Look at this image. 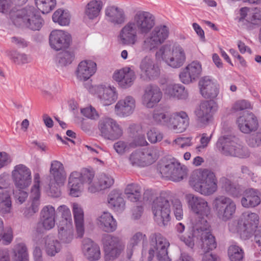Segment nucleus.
Wrapping results in <instances>:
<instances>
[{
    "label": "nucleus",
    "mask_w": 261,
    "mask_h": 261,
    "mask_svg": "<svg viewBox=\"0 0 261 261\" xmlns=\"http://www.w3.org/2000/svg\"><path fill=\"white\" fill-rule=\"evenodd\" d=\"M102 241L105 261L113 260L117 258L124 248L121 239L116 236L106 234L103 235Z\"/></svg>",
    "instance_id": "obj_13"
},
{
    "label": "nucleus",
    "mask_w": 261,
    "mask_h": 261,
    "mask_svg": "<svg viewBox=\"0 0 261 261\" xmlns=\"http://www.w3.org/2000/svg\"><path fill=\"white\" fill-rule=\"evenodd\" d=\"M49 171L56 184L59 186L63 185L65 176L64 168L62 163L57 160L52 161Z\"/></svg>",
    "instance_id": "obj_39"
},
{
    "label": "nucleus",
    "mask_w": 261,
    "mask_h": 261,
    "mask_svg": "<svg viewBox=\"0 0 261 261\" xmlns=\"http://www.w3.org/2000/svg\"><path fill=\"white\" fill-rule=\"evenodd\" d=\"M132 22H134L138 33L141 35L149 33L155 24L153 16L149 12L143 11H138Z\"/></svg>",
    "instance_id": "obj_15"
},
{
    "label": "nucleus",
    "mask_w": 261,
    "mask_h": 261,
    "mask_svg": "<svg viewBox=\"0 0 261 261\" xmlns=\"http://www.w3.org/2000/svg\"><path fill=\"white\" fill-rule=\"evenodd\" d=\"M28 0H0V12H9L13 23L18 27H25L33 31L39 30L43 20L32 6L17 9L15 6H21Z\"/></svg>",
    "instance_id": "obj_1"
},
{
    "label": "nucleus",
    "mask_w": 261,
    "mask_h": 261,
    "mask_svg": "<svg viewBox=\"0 0 261 261\" xmlns=\"http://www.w3.org/2000/svg\"><path fill=\"white\" fill-rule=\"evenodd\" d=\"M58 237L60 244H67L70 243L73 239L72 224L59 225Z\"/></svg>",
    "instance_id": "obj_43"
},
{
    "label": "nucleus",
    "mask_w": 261,
    "mask_h": 261,
    "mask_svg": "<svg viewBox=\"0 0 261 261\" xmlns=\"http://www.w3.org/2000/svg\"><path fill=\"white\" fill-rule=\"evenodd\" d=\"M106 15L109 20L115 24H121L125 20L123 11L115 6H110L107 8Z\"/></svg>",
    "instance_id": "obj_45"
},
{
    "label": "nucleus",
    "mask_w": 261,
    "mask_h": 261,
    "mask_svg": "<svg viewBox=\"0 0 261 261\" xmlns=\"http://www.w3.org/2000/svg\"><path fill=\"white\" fill-rule=\"evenodd\" d=\"M208 228L204 230L199 229L201 232V247L203 253L211 252L217 247V243L215 237L208 231Z\"/></svg>",
    "instance_id": "obj_34"
},
{
    "label": "nucleus",
    "mask_w": 261,
    "mask_h": 261,
    "mask_svg": "<svg viewBox=\"0 0 261 261\" xmlns=\"http://www.w3.org/2000/svg\"><path fill=\"white\" fill-rule=\"evenodd\" d=\"M199 86L200 93L205 98L213 99L218 95L219 88L217 84L208 76H204L200 80Z\"/></svg>",
    "instance_id": "obj_23"
},
{
    "label": "nucleus",
    "mask_w": 261,
    "mask_h": 261,
    "mask_svg": "<svg viewBox=\"0 0 261 261\" xmlns=\"http://www.w3.org/2000/svg\"><path fill=\"white\" fill-rule=\"evenodd\" d=\"M139 68L140 77L143 81H153L160 76V68L151 56H146L143 58L139 63Z\"/></svg>",
    "instance_id": "obj_14"
},
{
    "label": "nucleus",
    "mask_w": 261,
    "mask_h": 261,
    "mask_svg": "<svg viewBox=\"0 0 261 261\" xmlns=\"http://www.w3.org/2000/svg\"><path fill=\"white\" fill-rule=\"evenodd\" d=\"M174 172L171 174L170 179L173 181H179L182 180L187 175V169L184 165H181L178 162V166H176Z\"/></svg>",
    "instance_id": "obj_55"
},
{
    "label": "nucleus",
    "mask_w": 261,
    "mask_h": 261,
    "mask_svg": "<svg viewBox=\"0 0 261 261\" xmlns=\"http://www.w3.org/2000/svg\"><path fill=\"white\" fill-rule=\"evenodd\" d=\"M11 56L13 62L18 65L26 64L30 62L29 57L23 53L14 51L12 54Z\"/></svg>",
    "instance_id": "obj_61"
},
{
    "label": "nucleus",
    "mask_w": 261,
    "mask_h": 261,
    "mask_svg": "<svg viewBox=\"0 0 261 261\" xmlns=\"http://www.w3.org/2000/svg\"><path fill=\"white\" fill-rule=\"evenodd\" d=\"M37 8L43 14L48 13L54 9L56 0H35Z\"/></svg>",
    "instance_id": "obj_52"
},
{
    "label": "nucleus",
    "mask_w": 261,
    "mask_h": 261,
    "mask_svg": "<svg viewBox=\"0 0 261 261\" xmlns=\"http://www.w3.org/2000/svg\"><path fill=\"white\" fill-rule=\"evenodd\" d=\"M56 211L50 205L44 206L41 211V224L45 230H50L55 225Z\"/></svg>",
    "instance_id": "obj_29"
},
{
    "label": "nucleus",
    "mask_w": 261,
    "mask_h": 261,
    "mask_svg": "<svg viewBox=\"0 0 261 261\" xmlns=\"http://www.w3.org/2000/svg\"><path fill=\"white\" fill-rule=\"evenodd\" d=\"M96 69L95 62L92 60H84L79 64L75 75L79 80L86 81L95 73Z\"/></svg>",
    "instance_id": "obj_27"
},
{
    "label": "nucleus",
    "mask_w": 261,
    "mask_h": 261,
    "mask_svg": "<svg viewBox=\"0 0 261 261\" xmlns=\"http://www.w3.org/2000/svg\"><path fill=\"white\" fill-rule=\"evenodd\" d=\"M169 36V29L166 25L155 27L141 44V49L146 53L150 51L162 44Z\"/></svg>",
    "instance_id": "obj_9"
},
{
    "label": "nucleus",
    "mask_w": 261,
    "mask_h": 261,
    "mask_svg": "<svg viewBox=\"0 0 261 261\" xmlns=\"http://www.w3.org/2000/svg\"><path fill=\"white\" fill-rule=\"evenodd\" d=\"M136 108V100L130 95L120 99L115 106V112L120 117H126L131 115Z\"/></svg>",
    "instance_id": "obj_22"
},
{
    "label": "nucleus",
    "mask_w": 261,
    "mask_h": 261,
    "mask_svg": "<svg viewBox=\"0 0 261 261\" xmlns=\"http://www.w3.org/2000/svg\"><path fill=\"white\" fill-rule=\"evenodd\" d=\"M103 6V2L100 0H91L86 6L85 17L93 20L97 17Z\"/></svg>",
    "instance_id": "obj_41"
},
{
    "label": "nucleus",
    "mask_w": 261,
    "mask_h": 261,
    "mask_svg": "<svg viewBox=\"0 0 261 261\" xmlns=\"http://www.w3.org/2000/svg\"><path fill=\"white\" fill-rule=\"evenodd\" d=\"M162 96V92L158 86L149 85L144 90L142 103L147 108H152L161 101Z\"/></svg>",
    "instance_id": "obj_20"
},
{
    "label": "nucleus",
    "mask_w": 261,
    "mask_h": 261,
    "mask_svg": "<svg viewBox=\"0 0 261 261\" xmlns=\"http://www.w3.org/2000/svg\"><path fill=\"white\" fill-rule=\"evenodd\" d=\"M40 176L38 173H36L34 177V184L31 190V198L32 201L36 200L40 202Z\"/></svg>",
    "instance_id": "obj_53"
},
{
    "label": "nucleus",
    "mask_w": 261,
    "mask_h": 261,
    "mask_svg": "<svg viewBox=\"0 0 261 261\" xmlns=\"http://www.w3.org/2000/svg\"><path fill=\"white\" fill-rule=\"evenodd\" d=\"M72 211L77 236L82 237L84 233L83 210L79 204L74 203Z\"/></svg>",
    "instance_id": "obj_37"
},
{
    "label": "nucleus",
    "mask_w": 261,
    "mask_h": 261,
    "mask_svg": "<svg viewBox=\"0 0 261 261\" xmlns=\"http://www.w3.org/2000/svg\"><path fill=\"white\" fill-rule=\"evenodd\" d=\"M130 146V143L120 140L114 144L113 148L117 153L123 154L129 149Z\"/></svg>",
    "instance_id": "obj_62"
},
{
    "label": "nucleus",
    "mask_w": 261,
    "mask_h": 261,
    "mask_svg": "<svg viewBox=\"0 0 261 261\" xmlns=\"http://www.w3.org/2000/svg\"><path fill=\"white\" fill-rule=\"evenodd\" d=\"M217 145L221 149L223 154L239 158H245L249 156V152L246 146L239 142L237 138L231 135L220 137Z\"/></svg>",
    "instance_id": "obj_6"
},
{
    "label": "nucleus",
    "mask_w": 261,
    "mask_h": 261,
    "mask_svg": "<svg viewBox=\"0 0 261 261\" xmlns=\"http://www.w3.org/2000/svg\"><path fill=\"white\" fill-rule=\"evenodd\" d=\"M12 210L11 193L8 189L0 190V212L2 215L10 214Z\"/></svg>",
    "instance_id": "obj_44"
},
{
    "label": "nucleus",
    "mask_w": 261,
    "mask_h": 261,
    "mask_svg": "<svg viewBox=\"0 0 261 261\" xmlns=\"http://www.w3.org/2000/svg\"><path fill=\"white\" fill-rule=\"evenodd\" d=\"M220 182L222 184V188L228 195L233 197H238L241 195L240 188L229 179L223 177L220 179Z\"/></svg>",
    "instance_id": "obj_47"
},
{
    "label": "nucleus",
    "mask_w": 261,
    "mask_h": 261,
    "mask_svg": "<svg viewBox=\"0 0 261 261\" xmlns=\"http://www.w3.org/2000/svg\"><path fill=\"white\" fill-rule=\"evenodd\" d=\"M99 186L91 185L88 187V190L91 193H95L98 190H104L111 187L114 183V178L108 174L102 173L98 179Z\"/></svg>",
    "instance_id": "obj_46"
},
{
    "label": "nucleus",
    "mask_w": 261,
    "mask_h": 261,
    "mask_svg": "<svg viewBox=\"0 0 261 261\" xmlns=\"http://www.w3.org/2000/svg\"><path fill=\"white\" fill-rule=\"evenodd\" d=\"M138 30L134 22H128L121 30L119 38L122 44L126 45H134L137 42Z\"/></svg>",
    "instance_id": "obj_28"
},
{
    "label": "nucleus",
    "mask_w": 261,
    "mask_h": 261,
    "mask_svg": "<svg viewBox=\"0 0 261 261\" xmlns=\"http://www.w3.org/2000/svg\"><path fill=\"white\" fill-rule=\"evenodd\" d=\"M213 205L217 217L224 221L231 219L237 208L234 201L225 196H217L213 201Z\"/></svg>",
    "instance_id": "obj_10"
},
{
    "label": "nucleus",
    "mask_w": 261,
    "mask_h": 261,
    "mask_svg": "<svg viewBox=\"0 0 261 261\" xmlns=\"http://www.w3.org/2000/svg\"><path fill=\"white\" fill-rule=\"evenodd\" d=\"M129 161L133 166L145 167L153 163L155 158L151 151L137 150L130 154Z\"/></svg>",
    "instance_id": "obj_21"
},
{
    "label": "nucleus",
    "mask_w": 261,
    "mask_h": 261,
    "mask_svg": "<svg viewBox=\"0 0 261 261\" xmlns=\"http://www.w3.org/2000/svg\"><path fill=\"white\" fill-rule=\"evenodd\" d=\"M202 71L201 63L193 61L182 69L179 75L180 80L185 84L192 83L201 76Z\"/></svg>",
    "instance_id": "obj_17"
},
{
    "label": "nucleus",
    "mask_w": 261,
    "mask_h": 261,
    "mask_svg": "<svg viewBox=\"0 0 261 261\" xmlns=\"http://www.w3.org/2000/svg\"><path fill=\"white\" fill-rule=\"evenodd\" d=\"M171 115L164 107L155 108L152 113V121L156 125L169 127Z\"/></svg>",
    "instance_id": "obj_32"
},
{
    "label": "nucleus",
    "mask_w": 261,
    "mask_h": 261,
    "mask_svg": "<svg viewBox=\"0 0 261 261\" xmlns=\"http://www.w3.org/2000/svg\"><path fill=\"white\" fill-rule=\"evenodd\" d=\"M259 192L257 190L250 189L245 191V196L241 199L243 206L245 207H254L260 203Z\"/></svg>",
    "instance_id": "obj_36"
},
{
    "label": "nucleus",
    "mask_w": 261,
    "mask_h": 261,
    "mask_svg": "<svg viewBox=\"0 0 261 261\" xmlns=\"http://www.w3.org/2000/svg\"><path fill=\"white\" fill-rule=\"evenodd\" d=\"M98 97L103 106H109L115 102L118 98V93L115 87L109 86L99 88Z\"/></svg>",
    "instance_id": "obj_31"
},
{
    "label": "nucleus",
    "mask_w": 261,
    "mask_h": 261,
    "mask_svg": "<svg viewBox=\"0 0 261 261\" xmlns=\"http://www.w3.org/2000/svg\"><path fill=\"white\" fill-rule=\"evenodd\" d=\"M109 206L114 211L121 212L125 208V202L121 194L116 190L112 191L108 197Z\"/></svg>",
    "instance_id": "obj_42"
},
{
    "label": "nucleus",
    "mask_w": 261,
    "mask_h": 261,
    "mask_svg": "<svg viewBox=\"0 0 261 261\" xmlns=\"http://www.w3.org/2000/svg\"><path fill=\"white\" fill-rule=\"evenodd\" d=\"M216 106L214 100H204L201 102L195 111L196 119L198 123L206 125L209 123L212 118V112Z\"/></svg>",
    "instance_id": "obj_19"
},
{
    "label": "nucleus",
    "mask_w": 261,
    "mask_h": 261,
    "mask_svg": "<svg viewBox=\"0 0 261 261\" xmlns=\"http://www.w3.org/2000/svg\"><path fill=\"white\" fill-rule=\"evenodd\" d=\"M49 42L53 49L60 50L69 47L71 42V36L66 32L54 30L50 34Z\"/></svg>",
    "instance_id": "obj_18"
},
{
    "label": "nucleus",
    "mask_w": 261,
    "mask_h": 261,
    "mask_svg": "<svg viewBox=\"0 0 261 261\" xmlns=\"http://www.w3.org/2000/svg\"><path fill=\"white\" fill-rule=\"evenodd\" d=\"M165 93L170 97L178 99H186L188 97V91L183 85L179 84L168 85Z\"/></svg>",
    "instance_id": "obj_40"
},
{
    "label": "nucleus",
    "mask_w": 261,
    "mask_h": 261,
    "mask_svg": "<svg viewBox=\"0 0 261 261\" xmlns=\"http://www.w3.org/2000/svg\"><path fill=\"white\" fill-rule=\"evenodd\" d=\"M237 123L240 130L246 134L255 130L258 127L256 117L252 113L244 112L242 116L237 119Z\"/></svg>",
    "instance_id": "obj_26"
},
{
    "label": "nucleus",
    "mask_w": 261,
    "mask_h": 261,
    "mask_svg": "<svg viewBox=\"0 0 261 261\" xmlns=\"http://www.w3.org/2000/svg\"><path fill=\"white\" fill-rule=\"evenodd\" d=\"M45 244L46 253L50 256H55L57 253L59 252L61 249L60 242L57 240L47 238L46 240Z\"/></svg>",
    "instance_id": "obj_50"
},
{
    "label": "nucleus",
    "mask_w": 261,
    "mask_h": 261,
    "mask_svg": "<svg viewBox=\"0 0 261 261\" xmlns=\"http://www.w3.org/2000/svg\"><path fill=\"white\" fill-rule=\"evenodd\" d=\"M189 183L196 192L204 196L211 195L217 190V179L215 173L206 169L194 171Z\"/></svg>",
    "instance_id": "obj_4"
},
{
    "label": "nucleus",
    "mask_w": 261,
    "mask_h": 261,
    "mask_svg": "<svg viewBox=\"0 0 261 261\" xmlns=\"http://www.w3.org/2000/svg\"><path fill=\"white\" fill-rule=\"evenodd\" d=\"M147 138L151 143L161 141L163 139V134L154 128L150 129L147 133Z\"/></svg>",
    "instance_id": "obj_63"
},
{
    "label": "nucleus",
    "mask_w": 261,
    "mask_h": 261,
    "mask_svg": "<svg viewBox=\"0 0 261 261\" xmlns=\"http://www.w3.org/2000/svg\"><path fill=\"white\" fill-rule=\"evenodd\" d=\"M259 217L255 213H243L238 220L236 231L244 240L249 239L254 234L259 224Z\"/></svg>",
    "instance_id": "obj_7"
},
{
    "label": "nucleus",
    "mask_w": 261,
    "mask_h": 261,
    "mask_svg": "<svg viewBox=\"0 0 261 261\" xmlns=\"http://www.w3.org/2000/svg\"><path fill=\"white\" fill-rule=\"evenodd\" d=\"M74 59L73 53L69 51L61 52L58 56V62L61 66H66L71 64Z\"/></svg>",
    "instance_id": "obj_57"
},
{
    "label": "nucleus",
    "mask_w": 261,
    "mask_h": 261,
    "mask_svg": "<svg viewBox=\"0 0 261 261\" xmlns=\"http://www.w3.org/2000/svg\"><path fill=\"white\" fill-rule=\"evenodd\" d=\"M239 26L247 30H252L261 24V8L250 9L243 7L240 10V16L237 18Z\"/></svg>",
    "instance_id": "obj_12"
},
{
    "label": "nucleus",
    "mask_w": 261,
    "mask_h": 261,
    "mask_svg": "<svg viewBox=\"0 0 261 261\" xmlns=\"http://www.w3.org/2000/svg\"><path fill=\"white\" fill-rule=\"evenodd\" d=\"M113 77L121 88L126 89L133 85L136 75L130 68L126 67L115 71Z\"/></svg>",
    "instance_id": "obj_24"
},
{
    "label": "nucleus",
    "mask_w": 261,
    "mask_h": 261,
    "mask_svg": "<svg viewBox=\"0 0 261 261\" xmlns=\"http://www.w3.org/2000/svg\"><path fill=\"white\" fill-rule=\"evenodd\" d=\"M189 208L195 215L192 220L193 229L196 230H204L210 227L207 218L211 213V207L207 201L201 197L193 194L185 196Z\"/></svg>",
    "instance_id": "obj_3"
},
{
    "label": "nucleus",
    "mask_w": 261,
    "mask_h": 261,
    "mask_svg": "<svg viewBox=\"0 0 261 261\" xmlns=\"http://www.w3.org/2000/svg\"><path fill=\"white\" fill-rule=\"evenodd\" d=\"M151 248L149 250L148 260H151L156 254L159 261H170L168 255V248L170 244L163 235L159 233H154L150 237Z\"/></svg>",
    "instance_id": "obj_8"
},
{
    "label": "nucleus",
    "mask_w": 261,
    "mask_h": 261,
    "mask_svg": "<svg viewBox=\"0 0 261 261\" xmlns=\"http://www.w3.org/2000/svg\"><path fill=\"white\" fill-rule=\"evenodd\" d=\"M52 19L54 22L62 26H66L70 23V15L68 11L58 9L53 14Z\"/></svg>",
    "instance_id": "obj_48"
},
{
    "label": "nucleus",
    "mask_w": 261,
    "mask_h": 261,
    "mask_svg": "<svg viewBox=\"0 0 261 261\" xmlns=\"http://www.w3.org/2000/svg\"><path fill=\"white\" fill-rule=\"evenodd\" d=\"M83 251L87 259L90 261L96 260L100 258V251L99 246L90 239L83 241Z\"/></svg>",
    "instance_id": "obj_30"
},
{
    "label": "nucleus",
    "mask_w": 261,
    "mask_h": 261,
    "mask_svg": "<svg viewBox=\"0 0 261 261\" xmlns=\"http://www.w3.org/2000/svg\"><path fill=\"white\" fill-rule=\"evenodd\" d=\"M143 198L147 201L153 199L151 210L154 220L159 226H166L169 223L171 219V204L176 219L177 220H181L183 218L182 206L179 199L174 198L170 200L166 196V194L163 193L159 196L153 198L151 190H146L144 193Z\"/></svg>",
    "instance_id": "obj_2"
},
{
    "label": "nucleus",
    "mask_w": 261,
    "mask_h": 261,
    "mask_svg": "<svg viewBox=\"0 0 261 261\" xmlns=\"http://www.w3.org/2000/svg\"><path fill=\"white\" fill-rule=\"evenodd\" d=\"M157 60L162 59L168 66L173 68L181 67L186 60L184 48L178 44H165L155 53Z\"/></svg>",
    "instance_id": "obj_5"
},
{
    "label": "nucleus",
    "mask_w": 261,
    "mask_h": 261,
    "mask_svg": "<svg viewBox=\"0 0 261 261\" xmlns=\"http://www.w3.org/2000/svg\"><path fill=\"white\" fill-rule=\"evenodd\" d=\"M176 166H178V161L172 158L161 161L158 164V169L163 177L170 179L171 174L174 172Z\"/></svg>",
    "instance_id": "obj_38"
},
{
    "label": "nucleus",
    "mask_w": 261,
    "mask_h": 261,
    "mask_svg": "<svg viewBox=\"0 0 261 261\" xmlns=\"http://www.w3.org/2000/svg\"><path fill=\"white\" fill-rule=\"evenodd\" d=\"M100 136L108 140L115 141L123 135L122 126L116 120L110 117L101 118L98 124Z\"/></svg>",
    "instance_id": "obj_11"
},
{
    "label": "nucleus",
    "mask_w": 261,
    "mask_h": 261,
    "mask_svg": "<svg viewBox=\"0 0 261 261\" xmlns=\"http://www.w3.org/2000/svg\"><path fill=\"white\" fill-rule=\"evenodd\" d=\"M59 213L61 214L62 219L60 221L59 225H67L68 223H71L72 219L70 211L69 208L65 205L60 206L58 208Z\"/></svg>",
    "instance_id": "obj_56"
},
{
    "label": "nucleus",
    "mask_w": 261,
    "mask_h": 261,
    "mask_svg": "<svg viewBox=\"0 0 261 261\" xmlns=\"http://www.w3.org/2000/svg\"><path fill=\"white\" fill-rule=\"evenodd\" d=\"M189 124V118L187 114L180 111L171 115L169 128L176 133H181L184 132Z\"/></svg>",
    "instance_id": "obj_25"
},
{
    "label": "nucleus",
    "mask_w": 261,
    "mask_h": 261,
    "mask_svg": "<svg viewBox=\"0 0 261 261\" xmlns=\"http://www.w3.org/2000/svg\"><path fill=\"white\" fill-rule=\"evenodd\" d=\"M143 234L141 232H137L130 239L129 242L127 245V256L128 259L131 258L133 252V248L137 246L138 244L143 239Z\"/></svg>",
    "instance_id": "obj_54"
},
{
    "label": "nucleus",
    "mask_w": 261,
    "mask_h": 261,
    "mask_svg": "<svg viewBox=\"0 0 261 261\" xmlns=\"http://www.w3.org/2000/svg\"><path fill=\"white\" fill-rule=\"evenodd\" d=\"M97 224L104 231L112 232L117 229V223L113 216L108 212H103L97 218Z\"/></svg>",
    "instance_id": "obj_33"
},
{
    "label": "nucleus",
    "mask_w": 261,
    "mask_h": 261,
    "mask_svg": "<svg viewBox=\"0 0 261 261\" xmlns=\"http://www.w3.org/2000/svg\"><path fill=\"white\" fill-rule=\"evenodd\" d=\"M40 202H38L37 201H32L30 205H28L23 210V215L27 218H31L36 213H37L39 209Z\"/></svg>",
    "instance_id": "obj_58"
},
{
    "label": "nucleus",
    "mask_w": 261,
    "mask_h": 261,
    "mask_svg": "<svg viewBox=\"0 0 261 261\" xmlns=\"http://www.w3.org/2000/svg\"><path fill=\"white\" fill-rule=\"evenodd\" d=\"M228 254L230 261H242L244 257V251L237 245H231L228 249Z\"/></svg>",
    "instance_id": "obj_51"
},
{
    "label": "nucleus",
    "mask_w": 261,
    "mask_h": 261,
    "mask_svg": "<svg viewBox=\"0 0 261 261\" xmlns=\"http://www.w3.org/2000/svg\"><path fill=\"white\" fill-rule=\"evenodd\" d=\"M12 179L17 189H27L32 182L30 169L23 164L15 166L12 172Z\"/></svg>",
    "instance_id": "obj_16"
},
{
    "label": "nucleus",
    "mask_w": 261,
    "mask_h": 261,
    "mask_svg": "<svg viewBox=\"0 0 261 261\" xmlns=\"http://www.w3.org/2000/svg\"><path fill=\"white\" fill-rule=\"evenodd\" d=\"M13 239V235L11 230H8L5 232L4 230L3 221L0 218V241H3L4 244H10Z\"/></svg>",
    "instance_id": "obj_60"
},
{
    "label": "nucleus",
    "mask_w": 261,
    "mask_h": 261,
    "mask_svg": "<svg viewBox=\"0 0 261 261\" xmlns=\"http://www.w3.org/2000/svg\"><path fill=\"white\" fill-rule=\"evenodd\" d=\"M247 144L251 147H257L261 145V129L250 135L247 139Z\"/></svg>",
    "instance_id": "obj_59"
},
{
    "label": "nucleus",
    "mask_w": 261,
    "mask_h": 261,
    "mask_svg": "<svg viewBox=\"0 0 261 261\" xmlns=\"http://www.w3.org/2000/svg\"><path fill=\"white\" fill-rule=\"evenodd\" d=\"M81 174L74 171L71 173L68 180V186L70 188V195L73 197H79L82 191L83 183L81 180Z\"/></svg>",
    "instance_id": "obj_35"
},
{
    "label": "nucleus",
    "mask_w": 261,
    "mask_h": 261,
    "mask_svg": "<svg viewBox=\"0 0 261 261\" xmlns=\"http://www.w3.org/2000/svg\"><path fill=\"white\" fill-rule=\"evenodd\" d=\"M13 252L15 261H29L28 248L24 243H20L16 244Z\"/></svg>",
    "instance_id": "obj_49"
},
{
    "label": "nucleus",
    "mask_w": 261,
    "mask_h": 261,
    "mask_svg": "<svg viewBox=\"0 0 261 261\" xmlns=\"http://www.w3.org/2000/svg\"><path fill=\"white\" fill-rule=\"evenodd\" d=\"M81 174V180L84 184H87L91 185H93L92 184V180L94 176V172L92 171H90L88 169H84L81 172H80Z\"/></svg>",
    "instance_id": "obj_64"
}]
</instances>
